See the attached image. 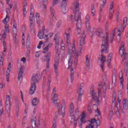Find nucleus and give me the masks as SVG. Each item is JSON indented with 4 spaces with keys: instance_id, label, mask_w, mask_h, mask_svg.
I'll use <instances>...</instances> for the list:
<instances>
[{
    "instance_id": "f257e3e1",
    "label": "nucleus",
    "mask_w": 128,
    "mask_h": 128,
    "mask_svg": "<svg viewBox=\"0 0 128 128\" xmlns=\"http://www.w3.org/2000/svg\"><path fill=\"white\" fill-rule=\"evenodd\" d=\"M102 88H104L105 90L103 91V92H106V82L103 83L102 82H100L98 85V94L96 92H94V86L92 85L90 89V94L92 96V98L94 102H95L96 104H100V90H102Z\"/></svg>"
},
{
    "instance_id": "f03ea898",
    "label": "nucleus",
    "mask_w": 128,
    "mask_h": 128,
    "mask_svg": "<svg viewBox=\"0 0 128 128\" xmlns=\"http://www.w3.org/2000/svg\"><path fill=\"white\" fill-rule=\"evenodd\" d=\"M73 6L74 8V20L76 22V26H77V30H80V28L82 27V13L80 12V3L76 2L73 4Z\"/></svg>"
},
{
    "instance_id": "7ed1b4c3",
    "label": "nucleus",
    "mask_w": 128,
    "mask_h": 128,
    "mask_svg": "<svg viewBox=\"0 0 128 128\" xmlns=\"http://www.w3.org/2000/svg\"><path fill=\"white\" fill-rule=\"evenodd\" d=\"M56 88H54L52 94V100L54 104H56V108H58V114L62 116V118H64V114H66V110L64 108H62V105L59 103H56V102H58V94H56Z\"/></svg>"
},
{
    "instance_id": "20e7f679",
    "label": "nucleus",
    "mask_w": 128,
    "mask_h": 128,
    "mask_svg": "<svg viewBox=\"0 0 128 128\" xmlns=\"http://www.w3.org/2000/svg\"><path fill=\"white\" fill-rule=\"evenodd\" d=\"M119 54H120L121 58H122V56H124V60L122 62V64H124V72H126V74H127L128 66V54H126V49L124 48V42H122L121 43V46L120 47Z\"/></svg>"
},
{
    "instance_id": "39448f33",
    "label": "nucleus",
    "mask_w": 128,
    "mask_h": 128,
    "mask_svg": "<svg viewBox=\"0 0 128 128\" xmlns=\"http://www.w3.org/2000/svg\"><path fill=\"white\" fill-rule=\"evenodd\" d=\"M68 54L70 56H69V59L68 60V70L72 66V58H74V64L75 65L78 64V56H80V54H78V52H76V47L74 46H72V52H68Z\"/></svg>"
},
{
    "instance_id": "423d86ee",
    "label": "nucleus",
    "mask_w": 128,
    "mask_h": 128,
    "mask_svg": "<svg viewBox=\"0 0 128 128\" xmlns=\"http://www.w3.org/2000/svg\"><path fill=\"white\" fill-rule=\"evenodd\" d=\"M40 80V77L38 76V74H36L35 75H33L31 80V87L29 92L30 94H34V92L36 90V82H38Z\"/></svg>"
},
{
    "instance_id": "0eeeda50",
    "label": "nucleus",
    "mask_w": 128,
    "mask_h": 128,
    "mask_svg": "<svg viewBox=\"0 0 128 128\" xmlns=\"http://www.w3.org/2000/svg\"><path fill=\"white\" fill-rule=\"evenodd\" d=\"M102 46H104L101 50V53L102 54L104 52L106 54L108 52V48H110V44H108V34L106 33V38L102 40Z\"/></svg>"
},
{
    "instance_id": "6e6552de",
    "label": "nucleus",
    "mask_w": 128,
    "mask_h": 128,
    "mask_svg": "<svg viewBox=\"0 0 128 128\" xmlns=\"http://www.w3.org/2000/svg\"><path fill=\"white\" fill-rule=\"evenodd\" d=\"M10 106H12V104H10V96H7L6 102V110L8 118L10 117Z\"/></svg>"
},
{
    "instance_id": "1a4fd4ad",
    "label": "nucleus",
    "mask_w": 128,
    "mask_h": 128,
    "mask_svg": "<svg viewBox=\"0 0 128 128\" xmlns=\"http://www.w3.org/2000/svg\"><path fill=\"white\" fill-rule=\"evenodd\" d=\"M50 52H48L46 54V55H45L43 58H42V62H46V68H50Z\"/></svg>"
},
{
    "instance_id": "9d476101",
    "label": "nucleus",
    "mask_w": 128,
    "mask_h": 128,
    "mask_svg": "<svg viewBox=\"0 0 128 128\" xmlns=\"http://www.w3.org/2000/svg\"><path fill=\"white\" fill-rule=\"evenodd\" d=\"M59 64H60V54H58L55 57L54 64L55 73L56 74H58V66Z\"/></svg>"
},
{
    "instance_id": "9b49d317",
    "label": "nucleus",
    "mask_w": 128,
    "mask_h": 128,
    "mask_svg": "<svg viewBox=\"0 0 128 128\" xmlns=\"http://www.w3.org/2000/svg\"><path fill=\"white\" fill-rule=\"evenodd\" d=\"M85 44H86V34L83 33L81 34L80 36V46L81 47H80V52H79V54H80V52H82V46Z\"/></svg>"
},
{
    "instance_id": "f8f14e48",
    "label": "nucleus",
    "mask_w": 128,
    "mask_h": 128,
    "mask_svg": "<svg viewBox=\"0 0 128 128\" xmlns=\"http://www.w3.org/2000/svg\"><path fill=\"white\" fill-rule=\"evenodd\" d=\"M9 20L10 16L6 14V18L3 20V24H5V32L8 33L10 32V30H8L10 27L8 25V22Z\"/></svg>"
},
{
    "instance_id": "ddd939ff",
    "label": "nucleus",
    "mask_w": 128,
    "mask_h": 128,
    "mask_svg": "<svg viewBox=\"0 0 128 128\" xmlns=\"http://www.w3.org/2000/svg\"><path fill=\"white\" fill-rule=\"evenodd\" d=\"M70 28H68V30H67V32H65V34L66 35V44L68 46H70Z\"/></svg>"
},
{
    "instance_id": "4468645a",
    "label": "nucleus",
    "mask_w": 128,
    "mask_h": 128,
    "mask_svg": "<svg viewBox=\"0 0 128 128\" xmlns=\"http://www.w3.org/2000/svg\"><path fill=\"white\" fill-rule=\"evenodd\" d=\"M99 60L101 62V64H100V66L102 70V72H104V62H106V56H104V54L101 55V58H99Z\"/></svg>"
},
{
    "instance_id": "2eb2a0df",
    "label": "nucleus",
    "mask_w": 128,
    "mask_h": 128,
    "mask_svg": "<svg viewBox=\"0 0 128 128\" xmlns=\"http://www.w3.org/2000/svg\"><path fill=\"white\" fill-rule=\"evenodd\" d=\"M59 38L58 36V34H56L54 36V40L55 42V44H56V54H58V48H58V46H60V40H59Z\"/></svg>"
},
{
    "instance_id": "dca6fc26",
    "label": "nucleus",
    "mask_w": 128,
    "mask_h": 128,
    "mask_svg": "<svg viewBox=\"0 0 128 128\" xmlns=\"http://www.w3.org/2000/svg\"><path fill=\"white\" fill-rule=\"evenodd\" d=\"M112 8H114V2H112L110 4L109 11L110 20H112V16H114V10Z\"/></svg>"
},
{
    "instance_id": "f3484780",
    "label": "nucleus",
    "mask_w": 128,
    "mask_h": 128,
    "mask_svg": "<svg viewBox=\"0 0 128 128\" xmlns=\"http://www.w3.org/2000/svg\"><path fill=\"white\" fill-rule=\"evenodd\" d=\"M12 70V64L9 63L7 70L6 72V80L7 82H10V72Z\"/></svg>"
},
{
    "instance_id": "a211bd4d",
    "label": "nucleus",
    "mask_w": 128,
    "mask_h": 128,
    "mask_svg": "<svg viewBox=\"0 0 128 128\" xmlns=\"http://www.w3.org/2000/svg\"><path fill=\"white\" fill-rule=\"evenodd\" d=\"M86 26V31L90 32V16L86 15L85 19Z\"/></svg>"
},
{
    "instance_id": "6ab92c4d",
    "label": "nucleus",
    "mask_w": 128,
    "mask_h": 128,
    "mask_svg": "<svg viewBox=\"0 0 128 128\" xmlns=\"http://www.w3.org/2000/svg\"><path fill=\"white\" fill-rule=\"evenodd\" d=\"M12 32L14 40L16 42V36L18 34V29H16V24H14L13 25Z\"/></svg>"
},
{
    "instance_id": "aec40b11",
    "label": "nucleus",
    "mask_w": 128,
    "mask_h": 128,
    "mask_svg": "<svg viewBox=\"0 0 128 128\" xmlns=\"http://www.w3.org/2000/svg\"><path fill=\"white\" fill-rule=\"evenodd\" d=\"M74 103L72 102L70 104L69 108V114L70 116H74Z\"/></svg>"
},
{
    "instance_id": "412c9836",
    "label": "nucleus",
    "mask_w": 128,
    "mask_h": 128,
    "mask_svg": "<svg viewBox=\"0 0 128 128\" xmlns=\"http://www.w3.org/2000/svg\"><path fill=\"white\" fill-rule=\"evenodd\" d=\"M89 122H90L89 124L87 126H86V128H94V125L93 124H94L96 122V118H92L90 119V120H88Z\"/></svg>"
},
{
    "instance_id": "4be33fe9",
    "label": "nucleus",
    "mask_w": 128,
    "mask_h": 128,
    "mask_svg": "<svg viewBox=\"0 0 128 128\" xmlns=\"http://www.w3.org/2000/svg\"><path fill=\"white\" fill-rule=\"evenodd\" d=\"M68 4L66 3H62L61 4V10L63 14H66L68 10H66V6Z\"/></svg>"
},
{
    "instance_id": "5701e85b",
    "label": "nucleus",
    "mask_w": 128,
    "mask_h": 128,
    "mask_svg": "<svg viewBox=\"0 0 128 128\" xmlns=\"http://www.w3.org/2000/svg\"><path fill=\"white\" fill-rule=\"evenodd\" d=\"M50 8L51 15L52 16V18L54 20H56V11H54V9L52 6L50 7Z\"/></svg>"
},
{
    "instance_id": "b1692460",
    "label": "nucleus",
    "mask_w": 128,
    "mask_h": 128,
    "mask_svg": "<svg viewBox=\"0 0 128 128\" xmlns=\"http://www.w3.org/2000/svg\"><path fill=\"white\" fill-rule=\"evenodd\" d=\"M26 48H28V52L30 54V37H28L26 39Z\"/></svg>"
},
{
    "instance_id": "393cba45",
    "label": "nucleus",
    "mask_w": 128,
    "mask_h": 128,
    "mask_svg": "<svg viewBox=\"0 0 128 128\" xmlns=\"http://www.w3.org/2000/svg\"><path fill=\"white\" fill-rule=\"evenodd\" d=\"M122 104H123V109L124 110H126V109L128 108V100L126 98H124L123 100Z\"/></svg>"
},
{
    "instance_id": "a878e982",
    "label": "nucleus",
    "mask_w": 128,
    "mask_h": 128,
    "mask_svg": "<svg viewBox=\"0 0 128 128\" xmlns=\"http://www.w3.org/2000/svg\"><path fill=\"white\" fill-rule=\"evenodd\" d=\"M70 78L71 82H74V69L72 68H71L70 69Z\"/></svg>"
},
{
    "instance_id": "bb28decb",
    "label": "nucleus",
    "mask_w": 128,
    "mask_h": 128,
    "mask_svg": "<svg viewBox=\"0 0 128 128\" xmlns=\"http://www.w3.org/2000/svg\"><path fill=\"white\" fill-rule=\"evenodd\" d=\"M102 29L99 28L96 30V34L97 36L101 38L102 36Z\"/></svg>"
},
{
    "instance_id": "cd10ccee",
    "label": "nucleus",
    "mask_w": 128,
    "mask_h": 128,
    "mask_svg": "<svg viewBox=\"0 0 128 128\" xmlns=\"http://www.w3.org/2000/svg\"><path fill=\"white\" fill-rule=\"evenodd\" d=\"M39 102H40V99H38V98H34L32 100V105L33 106H38Z\"/></svg>"
},
{
    "instance_id": "c85d7f7f",
    "label": "nucleus",
    "mask_w": 128,
    "mask_h": 128,
    "mask_svg": "<svg viewBox=\"0 0 128 128\" xmlns=\"http://www.w3.org/2000/svg\"><path fill=\"white\" fill-rule=\"evenodd\" d=\"M119 78H120V86H122V88H124V76H122V72H120L119 73Z\"/></svg>"
},
{
    "instance_id": "c756f323",
    "label": "nucleus",
    "mask_w": 128,
    "mask_h": 128,
    "mask_svg": "<svg viewBox=\"0 0 128 128\" xmlns=\"http://www.w3.org/2000/svg\"><path fill=\"white\" fill-rule=\"evenodd\" d=\"M22 74H24V68L21 67L20 68L18 74V80H20L21 78H22Z\"/></svg>"
},
{
    "instance_id": "7c9ffc66",
    "label": "nucleus",
    "mask_w": 128,
    "mask_h": 128,
    "mask_svg": "<svg viewBox=\"0 0 128 128\" xmlns=\"http://www.w3.org/2000/svg\"><path fill=\"white\" fill-rule=\"evenodd\" d=\"M54 36V33L51 32L49 33L48 35H45L44 36V38L46 40L44 42V44H46V42H48V38H52Z\"/></svg>"
},
{
    "instance_id": "2f4dec72",
    "label": "nucleus",
    "mask_w": 128,
    "mask_h": 128,
    "mask_svg": "<svg viewBox=\"0 0 128 128\" xmlns=\"http://www.w3.org/2000/svg\"><path fill=\"white\" fill-rule=\"evenodd\" d=\"M84 86V83H82L79 88H77V92H82L84 93V90H82V88Z\"/></svg>"
},
{
    "instance_id": "473e14b6",
    "label": "nucleus",
    "mask_w": 128,
    "mask_h": 128,
    "mask_svg": "<svg viewBox=\"0 0 128 128\" xmlns=\"http://www.w3.org/2000/svg\"><path fill=\"white\" fill-rule=\"evenodd\" d=\"M112 54L110 53L108 56V60H107V64L108 66H110V62H112Z\"/></svg>"
},
{
    "instance_id": "72a5a7b5",
    "label": "nucleus",
    "mask_w": 128,
    "mask_h": 128,
    "mask_svg": "<svg viewBox=\"0 0 128 128\" xmlns=\"http://www.w3.org/2000/svg\"><path fill=\"white\" fill-rule=\"evenodd\" d=\"M30 31L34 30V20H30Z\"/></svg>"
},
{
    "instance_id": "f704fd0d",
    "label": "nucleus",
    "mask_w": 128,
    "mask_h": 128,
    "mask_svg": "<svg viewBox=\"0 0 128 128\" xmlns=\"http://www.w3.org/2000/svg\"><path fill=\"white\" fill-rule=\"evenodd\" d=\"M78 94V96L77 98V102H82V96H84V93L80 92H77Z\"/></svg>"
},
{
    "instance_id": "c9c22d12",
    "label": "nucleus",
    "mask_w": 128,
    "mask_h": 128,
    "mask_svg": "<svg viewBox=\"0 0 128 128\" xmlns=\"http://www.w3.org/2000/svg\"><path fill=\"white\" fill-rule=\"evenodd\" d=\"M102 2L103 3L100 6V12H102V8H104V6L106 4V0H102Z\"/></svg>"
},
{
    "instance_id": "e433bc0d",
    "label": "nucleus",
    "mask_w": 128,
    "mask_h": 128,
    "mask_svg": "<svg viewBox=\"0 0 128 128\" xmlns=\"http://www.w3.org/2000/svg\"><path fill=\"white\" fill-rule=\"evenodd\" d=\"M15 107L16 112H20V102H18V100H16Z\"/></svg>"
},
{
    "instance_id": "4c0bfd02",
    "label": "nucleus",
    "mask_w": 128,
    "mask_h": 128,
    "mask_svg": "<svg viewBox=\"0 0 128 128\" xmlns=\"http://www.w3.org/2000/svg\"><path fill=\"white\" fill-rule=\"evenodd\" d=\"M8 4V6L10 7V8H7L6 9V12L8 16V14H10V10H12V4H10L9 2H8V4Z\"/></svg>"
},
{
    "instance_id": "58836bf2",
    "label": "nucleus",
    "mask_w": 128,
    "mask_h": 128,
    "mask_svg": "<svg viewBox=\"0 0 128 128\" xmlns=\"http://www.w3.org/2000/svg\"><path fill=\"white\" fill-rule=\"evenodd\" d=\"M86 116V114L84 112H83L82 114L80 115L81 118L80 120L82 124H84V122H86L84 121V120H86V116Z\"/></svg>"
},
{
    "instance_id": "ea45409f",
    "label": "nucleus",
    "mask_w": 128,
    "mask_h": 128,
    "mask_svg": "<svg viewBox=\"0 0 128 128\" xmlns=\"http://www.w3.org/2000/svg\"><path fill=\"white\" fill-rule=\"evenodd\" d=\"M56 120H58V116H56L55 118L53 120V124L52 128H56Z\"/></svg>"
},
{
    "instance_id": "a19ab883",
    "label": "nucleus",
    "mask_w": 128,
    "mask_h": 128,
    "mask_svg": "<svg viewBox=\"0 0 128 128\" xmlns=\"http://www.w3.org/2000/svg\"><path fill=\"white\" fill-rule=\"evenodd\" d=\"M86 60L87 64L86 66L90 68V59H88V56L86 55Z\"/></svg>"
},
{
    "instance_id": "79ce46f5",
    "label": "nucleus",
    "mask_w": 128,
    "mask_h": 128,
    "mask_svg": "<svg viewBox=\"0 0 128 128\" xmlns=\"http://www.w3.org/2000/svg\"><path fill=\"white\" fill-rule=\"evenodd\" d=\"M118 30L119 32H122L124 30V26H122V25H118Z\"/></svg>"
},
{
    "instance_id": "37998d69",
    "label": "nucleus",
    "mask_w": 128,
    "mask_h": 128,
    "mask_svg": "<svg viewBox=\"0 0 128 128\" xmlns=\"http://www.w3.org/2000/svg\"><path fill=\"white\" fill-rule=\"evenodd\" d=\"M38 36L40 40H42V38H44V32L42 31L39 32L38 34Z\"/></svg>"
},
{
    "instance_id": "c03bdc74",
    "label": "nucleus",
    "mask_w": 128,
    "mask_h": 128,
    "mask_svg": "<svg viewBox=\"0 0 128 128\" xmlns=\"http://www.w3.org/2000/svg\"><path fill=\"white\" fill-rule=\"evenodd\" d=\"M92 16H94V12H96V8H94V4H92L91 8Z\"/></svg>"
},
{
    "instance_id": "a18cd8bd",
    "label": "nucleus",
    "mask_w": 128,
    "mask_h": 128,
    "mask_svg": "<svg viewBox=\"0 0 128 128\" xmlns=\"http://www.w3.org/2000/svg\"><path fill=\"white\" fill-rule=\"evenodd\" d=\"M113 116H114V112L110 111L108 115V118L109 120H112V118Z\"/></svg>"
},
{
    "instance_id": "49530a36",
    "label": "nucleus",
    "mask_w": 128,
    "mask_h": 128,
    "mask_svg": "<svg viewBox=\"0 0 128 128\" xmlns=\"http://www.w3.org/2000/svg\"><path fill=\"white\" fill-rule=\"evenodd\" d=\"M50 82H52V77L49 76L48 78V90H50Z\"/></svg>"
},
{
    "instance_id": "de8ad7c7",
    "label": "nucleus",
    "mask_w": 128,
    "mask_h": 128,
    "mask_svg": "<svg viewBox=\"0 0 128 128\" xmlns=\"http://www.w3.org/2000/svg\"><path fill=\"white\" fill-rule=\"evenodd\" d=\"M116 83V76H114L112 77V84H114V86Z\"/></svg>"
},
{
    "instance_id": "09e8293b",
    "label": "nucleus",
    "mask_w": 128,
    "mask_h": 128,
    "mask_svg": "<svg viewBox=\"0 0 128 128\" xmlns=\"http://www.w3.org/2000/svg\"><path fill=\"white\" fill-rule=\"evenodd\" d=\"M34 12H30V20H34Z\"/></svg>"
},
{
    "instance_id": "8fccbe9b",
    "label": "nucleus",
    "mask_w": 128,
    "mask_h": 128,
    "mask_svg": "<svg viewBox=\"0 0 128 128\" xmlns=\"http://www.w3.org/2000/svg\"><path fill=\"white\" fill-rule=\"evenodd\" d=\"M62 24V20H59L57 24H56V26L58 28H60V25Z\"/></svg>"
},
{
    "instance_id": "3c124183",
    "label": "nucleus",
    "mask_w": 128,
    "mask_h": 128,
    "mask_svg": "<svg viewBox=\"0 0 128 128\" xmlns=\"http://www.w3.org/2000/svg\"><path fill=\"white\" fill-rule=\"evenodd\" d=\"M31 122H32V124H34V126H35L36 128H38V126H40L39 124H36V120H31Z\"/></svg>"
},
{
    "instance_id": "603ef678",
    "label": "nucleus",
    "mask_w": 128,
    "mask_h": 128,
    "mask_svg": "<svg viewBox=\"0 0 128 128\" xmlns=\"http://www.w3.org/2000/svg\"><path fill=\"white\" fill-rule=\"evenodd\" d=\"M73 119L74 122H78V116H77V117H76V116L74 115V116H72V120Z\"/></svg>"
},
{
    "instance_id": "864d4df0",
    "label": "nucleus",
    "mask_w": 128,
    "mask_h": 128,
    "mask_svg": "<svg viewBox=\"0 0 128 128\" xmlns=\"http://www.w3.org/2000/svg\"><path fill=\"white\" fill-rule=\"evenodd\" d=\"M48 48L46 46L43 49L42 53L43 54H46L48 52Z\"/></svg>"
},
{
    "instance_id": "5fc2aeb1",
    "label": "nucleus",
    "mask_w": 128,
    "mask_h": 128,
    "mask_svg": "<svg viewBox=\"0 0 128 128\" xmlns=\"http://www.w3.org/2000/svg\"><path fill=\"white\" fill-rule=\"evenodd\" d=\"M88 111L89 114H92V108H90V105H88Z\"/></svg>"
},
{
    "instance_id": "6e6d98bb",
    "label": "nucleus",
    "mask_w": 128,
    "mask_h": 128,
    "mask_svg": "<svg viewBox=\"0 0 128 128\" xmlns=\"http://www.w3.org/2000/svg\"><path fill=\"white\" fill-rule=\"evenodd\" d=\"M58 2V0H53L52 6H56Z\"/></svg>"
},
{
    "instance_id": "4d7b16f0",
    "label": "nucleus",
    "mask_w": 128,
    "mask_h": 128,
    "mask_svg": "<svg viewBox=\"0 0 128 128\" xmlns=\"http://www.w3.org/2000/svg\"><path fill=\"white\" fill-rule=\"evenodd\" d=\"M126 22H128V18L125 17L124 18V21H123V24L124 26V24H126Z\"/></svg>"
},
{
    "instance_id": "13d9d810",
    "label": "nucleus",
    "mask_w": 128,
    "mask_h": 128,
    "mask_svg": "<svg viewBox=\"0 0 128 128\" xmlns=\"http://www.w3.org/2000/svg\"><path fill=\"white\" fill-rule=\"evenodd\" d=\"M0 64L1 66H4V58L2 56L0 57Z\"/></svg>"
},
{
    "instance_id": "bf43d9fd",
    "label": "nucleus",
    "mask_w": 128,
    "mask_h": 128,
    "mask_svg": "<svg viewBox=\"0 0 128 128\" xmlns=\"http://www.w3.org/2000/svg\"><path fill=\"white\" fill-rule=\"evenodd\" d=\"M96 126H100V119H98L97 120H96Z\"/></svg>"
},
{
    "instance_id": "052dcab7",
    "label": "nucleus",
    "mask_w": 128,
    "mask_h": 128,
    "mask_svg": "<svg viewBox=\"0 0 128 128\" xmlns=\"http://www.w3.org/2000/svg\"><path fill=\"white\" fill-rule=\"evenodd\" d=\"M80 110H78V108H77L76 110H75V114H76L77 116H78L79 114H80Z\"/></svg>"
},
{
    "instance_id": "680f3d73",
    "label": "nucleus",
    "mask_w": 128,
    "mask_h": 128,
    "mask_svg": "<svg viewBox=\"0 0 128 128\" xmlns=\"http://www.w3.org/2000/svg\"><path fill=\"white\" fill-rule=\"evenodd\" d=\"M42 44H44L42 41H40L38 44V49L40 48H42Z\"/></svg>"
},
{
    "instance_id": "e2e57ef3",
    "label": "nucleus",
    "mask_w": 128,
    "mask_h": 128,
    "mask_svg": "<svg viewBox=\"0 0 128 128\" xmlns=\"http://www.w3.org/2000/svg\"><path fill=\"white\" fill-rule=\"evenodd\" d=\"M114 35H112V34H111V36H110V44H112V41L114 40Z\"/></svg>"
},
{
    "instance_id": "0e129e2a",
    "label": "nucleus",
    "mask_w": 128,
    "mask_h": 128,
    "mask_svg": "<svg viewBox=\"0 0 128 128\" xmlns=\"http://www.w3.org/2000/svg\"><path fill=\"white\" fill-rule=\"evenodd\" d=\"M40 14L38 13H36V20H40Z\"/></svg>"
},
{
    "instance_id": "69168bd1",
    "label": "nucleus",
    "mask_w": 128,
    "mask_h": 128,
    "mask_svg": "<svg viewBox=\"0 0 128 128\" xmlns=\"http://www.w3.org/2000/svg\"><path fill=\"white\" fill-rule=\"evenodd\" d=\"M118 36L117 37V40H118V42H120V36H121V34H118Z\"/></svg>"
},
{
    "instance_id": "338daca9",
    "label": "nucleus",
    "mask_w": 128,
    "mask_h": 128,
    "mask_svg": "<svg viewBox=\"0 0 128 128\" xmlns=\"http://www.w3.org/2000/svg\"><path fill=\"white\" fill-rule=\"evenodd\" d=\"M36 22L38 26H40V24H42V20L38 19L36 20Z\"/></svg>"
},
{
    "instance_id": "774afa93",
    "label": "nucleus",
    "mask_w": 128,
    "mask_h": 128,
    "mask_svg": "<svg viewBox=\"0 0 128 128\" xmlns=\"http://www.w3.org/2000/svg\"><path fill=\"white\" fill-rule=\"evenodd\" d=\"M26 26H22V32H26Z\"/></svg>"
}]
</instances>
